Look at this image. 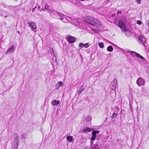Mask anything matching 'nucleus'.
<instances>
[{
    "label": "nucleus",
    "mask_w": 149,
    "mask_h": 149,
    "mask_svg": "<svg viewBox=\"0 0 149 149\" xmlns=\"http://www.w3.org/2000/svg\"><path fill=\"white\" fill-rule=\"evenodd\" d=\"M84 20L87 23L94 26H99L100 25V23L98 20L92 17H85L84 18Z\"/></svg>",
    "instance_id": "nucleus-1"
},
{
    "label": "nucleus",
    "mask_w": 149,
    "mask_h": 149,
    "mask_svg": "<svg viewBox=\"0 0 149 149\" xmlns=\"http://www.w3.org/2000/svg\"><path fill=\"white\" fill-rule=\"evenodd\" d=\"M14 135L15 137V139L14 143L13 149H16L17 148L18 146L19 137L16 133H15Z\"/></svg>",
    "instance_id": "nucleus-2"
},
{
    "label": "nucleus",
    "mask_w": 149,
    "mask_h": 149,
    "mask_svg": "<svg viewBox=\"0 0 149 149\" xmlns=\"http://www.w3.org/2000/svg\"><path fill=\"white\" fill-rule=\"evenodd\" d=\"M27 24H29V26L31 29V30L34 32L36 31L37 26L34 22H28Z\"/></svg>",
    "instance_id": "nucleus-3"
},
{
    "label": "nucleus",
    "mask_w": 149,
    "mask_h": 149,
    "mask_svg": "<svg viewBox=\"0 0 149 149\" xmlns=\"http://www.w3.org/2000/svg\"><path fill=\"white\" fill-rule=\"evenodd\" d=\"M145 80L142 77L139 78L136 81L137 85L139 86L144 85L145 84Z\"/></svg>",
    "instance_id": "nucleus-4"
},
{
    "label": "nucleus",
    "mask_w": 149,
    "mask_h": 149,
    "mask_svg": "<svg viewBox=\"0 0 149 149\" xmlns=\"http://www.w3.org/2000/svg\"><path fill=\"white\" fill-rule=\"evenodd\" d=\"M117 83V80L116 79H114L113 81L111 82L110 85V87L111 90H115Z\"/></svg>",
    "instance_id": "nucleus-5"
},
{
    "label": "nucleus",
    "mask_w": 149,
    "mask_h": 149,
    "mask_svg": "<svg viewBox=\"0 0 149 149\" xmlns=\"http://www.w3.org/2000/svg\"><path fill=\"white\" fill-rule=\"evenodd\" d=\"M14 46L12 45L11 47H9L7 51L6 52V54H8L9 53H13L14 52Z\"/></svg>",
    "instance_id": "nucleus-6"
},
{
    "label": "nucleus",
    "mask_w": 149,
    "mask_h": 149,
    "mask_svg": "<svg viewBox=\"0 0 149 149\" xmlns=\"http://www.w3.org/2000/svg\"><path fill=\"white\" fill-rule=\"evenodd\" d=\"M67 40L70 43H72L75 42L76 40L75 38L72 36H70L68 38Z\"/></svg>",
    "instance_id": "nucleus-7"
},
{
    "label": "nucleus",
    "mask_w": 149,
    "mask_h": 149,
    "mask_svg": "<svg viewBox=\"0 0 149 149\" xmlns=\"http://www.w3.org/2000/svg\"><path fill=\"white\" fill-rule=\"evenodd\" d=\"M84 88L83 86L82 85L80 86L79 89L77 91L78 93L79 94V96L81 93L84 91Z\"/></svg>",
    "instance_id": "nucleus-8"
},
{
    "label": "nucleus",
    "mask_w": 149,
    "mask_h": 149,
    "mask_svg": "<svg viewBox=\"0 0 149 149\" xmlns=\"http://www.w3.org/2000/svg\"><path fill=\"white\" fill-rule=\"evenodd\" d=\"M50 54H51V55L53 59L54 60V59L56 61V58L55 57V55L54 54V52L53 49L52 48L50 49Z\"/></svg>",
    "instance_id": "nucleus-9"
},
{
    "label": "nucleus",
    "mask_w": 149,
    "mask_h": 149,
    "mask_svg": "<svg viewBox=\"0 0 149 149\" xmlns=\"http://www.w3.org/2000/svg\"><path fill=\"white\" fill-rule=\"evenodd\" d=\"M130 54L131 55H133L134 56H136L137 57H139V56H140V55L139 54L135 52L131 51L130 52Z\"/></svg>",
    "instance_id": "nucleus-10"
},
{
    "label": "nucleus",
    "mask_w": 149,
    "mask_h": 149,
    "mask_svg": "<svg viewBox=\"0 0 149 149\" xmlns=\"http://www.w3.org/2000/svg\"><path fill=\"white\" fill-rule=\"evenodd\" d=\"M139 40L140 42L142 43L145 42L146 41V40L144 36H140L139 38Z\"/></svg>",
    "instance_id": "nucleus-11"
},
{
    "label": "nucleus",
    "mask_w": 149,
    "mask_h": 149,
    "mask_svg": "<svg viewBox=\"0 0 149 149\" xmlns=\"http://www.w3.org/2000/svg\"><path fill=\"white\" fill-rule=\"evenodd\" d=\"M59 104V101L58 100H53L52 102V104L54 106L57 105Z\"/></svg>",
    "instance_id": "nucleus-12"
},
{
    "label": "nucleus",
    "mask_w": 149,
    "mask_h": 149,
    "mask_svg": "<svg viewBox=\"0 0 149 149\" xmlns=\"http://www.w3.org/2000/svg\"><path fill=\"white\" fill-rule=\"evenodd\" d=\"M117 25L118 27L120 28H122L124 26V24L121 21H119Z\"/></svg>",
    "instance_id": "nucleus-13"
},
{
    "label": "nucleus",
    "mask_w": 149,
    "mask_h": 149,
    "mask_svg": "<svg viewBox=\"0 0 149 149\" xmlns=\"http://www.w3.org/2000/svg\"><path fill=\"white\" fill-rule=\"evenodd\" d=\"M63 83L61 81H59L58 82L57 84V86L56 87V89H58L59 87L62 86H63Z\"/></svg>",
    "instance_id": "nucleus-14"
},
{
    "label": "nucleus",
    "mask_w": 149,
    "mask_h": 149,
    "mask_svg": "<svg viewBox=\"0 0 149 149\" xmlns=\"http://www.w3.org/2000/svg\"><path fill=\"white\" fill-rule=\"evenodd\" d=\"M66 139L70 142H71L73 141V137L72 136H67L66 137Z\"/></svg>",
    "instance_id": "nucleus-15"
},
{
    "label": "nucleus",
    "mask_w": 149,
    "mask_h": 149,
    "mask_svg": "<svg viewBox=\"0 0 149 149\" xmlns=\"http://www.w3.org/2000/svg\"><path fill=\"white\" fill-rule=\"evenodd\" d=\"M92 130V129L89 127H86L83 129V131L84 132H88Z\"/></svg>",
    "instance_id": "nucleus-16"
},
{
    "label": "nucleus",
    "mask_w": 149,
    "mask_h": 149,
    "mask_svg": "<svg viewBox=\"0 0 149 149\" xmlns=\"http://www.w3.org/2000/svg\"><path fill=\"white\" fill-rule=\"evenodd\" d=\"M113 50V47L111 46H109L107 47V51L109 52H112Z\"/></svg>",
    "instance_id": "nucleus-17"
},
{
    "label": "nucleus",
    "mask_w": 149,
    "mask_h": 149,
    "mask_svg": "<svg viewBox=\"0 0 149 149\" xmlns=\"http://www.w3.org/2000/svg\"><path fill=\"white\" fill-rule=\"evenodd\" d=\"M92 118L91 116L87 117L85 119V121L87 122H89L91 120Z\"/></svg>",
    "instance_id": "nucleus-18"
},
{
    "label": "nucleus",
    "mask_w": 149,
    "mask_h": 149,
    "mask_svg": "<svg viewBox=\"0 0 149 149\" xmlns=\"http://www.w3.org/2000/svg\"><path fill=\"white\" fill-rule=\"evenodd\" d=\"M99 132V131H94L92 132V135L96 137V134Z\"/></svg>",
    "instance_id": "nucleus-19"
},
{
    "label": "nucleus",
    "mask_w": 149,
    "mask_h": 149,
    "mask_svg": "<svg viewBox=\"0 0 149 149\" xmlns=\"http://www.w3.org/2000/svg\"><path fill=\"white\" fill-rule=\"evenodd\" d=\"M98 45L99 47L101 48H103L104 47V43L103 42H100L99 43Z\"/></svg>",
    "instance_id": "nucleus-20"
},
{
    "label": "nucleus",
    "mask_w": 149,
    "mask_h": 149,
    "mask_svg": "<svg viewBox=\"0 0 149 149\" xmlns=\"http://www.w3.org/2000/svg\"><path fill=\"white\" fill-rule=\"evenodd\" d=\"M45 9L47 10H49V8H50V6L48 5V4H46L45 6Z\"/></svg>",
    "instance_id": "nucleus-21"
},
{
    "label": "nucleus",
    "mask_w": 149,
    "mask_h": 149,
    "mask_svg": "<svg viewBox=\"0 0 149 149\" xmlns=\"http://www.w3.org/2000/svg\"><path fill=\"white\" fill-rule=\"evenodd\" d=\"M84 46V44L82 42H80L79 44V47L81 48H82Z\"/></svg>",
    "instance_id": "nucleus-22"
},
{
    "label": "nucleus",
    "mask_w": 149,
    "mask_h": 149,
    "mask_svg": "<svg viewBox=\"0 0 149 149\" xmlns=\"http://www.w3.org/2000/svg\"><path fill=\"white\" fill-rule=\"evenodd\" d=\"M117 115V114L116 113H113L111 116V118H116Z\"/></svg>",
    "instance_id": "nucleus-23"
},
{
    "label": "nucleus",
    "mask_w": 149,
    "mask_h": 149,
    "mask_svg": "<svg viewBox=\"0 0 149 149\" xmlns=\"http://www.w3.org/2000/svg\"><path fill=\"white\" fill-rule=\"evenodd\" d=\"M56 13L57 14H58L59 15V16H61V17H63V16L64 15L63 14H62V13H60V12H56Z\"/></svg>",
    "instance_id": "nucleus-24"
},
{
    "label": "nucleus",
    "mask_w": 149,
    "mask_h": 149,
    "mask_svg": "<svg viewBox=\"0 0 149 149\" xmlns=\"http://www.w3.org/2000/svg\"><path fill=\"white\" fill-rule=\"evenodd\" d=\"M84 46L85 48H87L89 47V45L88 43H86L84 44Z\"/></svg>",
    "instance_id": "nucleus-25"
},
{
    "label": "nucleus",
    "mask_w": 149,
    "mask_h": 149,
    "mask_svg": "<svg viewBox=\"0 0 149 149\" xmlns=\"http://www.w3.org/2000/svg\"><path fill=\"white\" fill-rule=\"evenodd\" d=\"M48 12L50 13H54V10L53 9H49Z\"/></svg>",
    "instance_id": "nucleus-26"
},
{
    "label": "nucleus",
    "mask_w": 149,
    "mask_h": 149,
    "mask_svg": "<svg viewBox=\"0 0 149 149\" xmlns=\"http://www.w3.org/2000/svg\"><path fill=\"white\" fill-rule=\"evenodd\" d=\"M96 138V137L92 135V137H91V141H94L95 140Z\"/></svg>",
    "instance_id": "nucleus-27"
},
{
    "label": "nucleus",
    "mask_w": 149,
    "mask_h": 149,
    "mask_svg": "<svg viewBox=\"0 0 149 149\" xmlns=\"http://www.w3.org/2000/svg\"><path fill=\"white\" fill-rule=\"evenodd\" d=\"M126 34L127 36H129L130 34V32L128 31H127L126 32Z\"/></svg>",
    "instance_id": "nucleus-28"
},
{
    "label": "nucleus",
    "mask_w": 149,
    "mask_h": 149,
    "mask_svg": "<svg viewBox=\"0 0 149 149\" xmlns=\"http://www.w3.org/2000/svg\"><path fill=\"white\" fill-rule=\"evenodd\" d=\"M123 27V31L124 32H126L127 31V29L125 27Z\"/></svg>",
    "instance_id": "nucleus-29"
},
{
    "label": "nucleus",
    "mask_w": 149,
    "mask_h": 149,
    "mask_svg": "<svg viewBox=\"0 0 149 149\" xmlns=\"http://www.w3.org/2000/svg\"><path fill=\"white\" fill-rule=\"evenodd\" d=\"M137 3L138 4H140L141 3V0H136Z\"/></svg>",
    "instance_id": "nucleus-30"
},
{
    "label": "nucleus",
    "mask_w": 149,
    "mask_h": 149,
    "mask_svg": "<svg viewBox=\"0 0 149 149\" xmlns=\"http://www.w3.org/2000/svg\"><path fill=\"white\" fill-rule=\"evenodd\" d=\"M137 23L138 24L140 25L141 24V22L140 21L138 20L137 21Z\"/></svg>",
    "instance_id": "nucleus-31"
},
{
    "label": "nucleus",
    "mask_w": 149,
    "mask_h": 149,
    "mask_svg": "<svg viewBox=\"0 0 149 149\" xmlns=\"http://www.w3.org/2000/svg\"><path fill=\"white\" fill-rule=\"evenodd\" d=\"M141 59L144 60V58L141 55H140V56H139V57Z\"/></svg>",
    "instance_id": "nucleus-32"
},
{
    "label": "nucleus",
    "mask_w": 149,
    "mask_h": 149,
    "mask_svg": "<svg viewBox=\"0 0 149 149\" xmlns=\"http://www.w3.org/2000/svg\"><path fill=\"white\" fill-rule=\"evenodd\" d=\"M37 7L36 6L35 7H34L33 9H32V12L33 13L34 12V10H35V9Z\"/></svg>",
    "instance_id": "nucleus-33"
},
{
    "label": "nucleus",
    "mask_w": 149,
    "mask_h": 149,
    "mask_svg": "<svg viewBox=\"0 0 149 149\" xmlns=\"http://www.w3.org/2000/svg\"><path fill=\"white\" fill-rule=\"evenodd\" d=\"M77 23H76V25H79L80 24V22H78V21L77 22Z\"/></svg>",
    "instance_id": "nucleus-34"
},
{
    "label": "nucleus",
    "mask_w": 149,
    "mask_h": 149,
    "mask_svg": "<svg viewBox=\"0 0 149 149\" xmlns=\"http://www.w3.org/2000/svg\"><path fill=\"white\" fill-rule=\"evenodd\" d=\"M60 19L61 20H62L63 19V17H61L60 18Z\"/></svg>",
    "instance_id": "nucleus-35"
},
{
    "label": "nucleus",
    "mask_w": 149,
    "mask_h": 149,
    "mask_svg": "<svg viewBox=\"0 0 149 149\" xmlns=\"http://www.w3.org/2000/svg\"><path fill=\"white\" fill-rule=\"evenodd\" d=\"M45 9L42 8V9H41V11L44 10H45Z\"/></svg>",
    "instance_id": "nucleus-36"
},
{
    "label": "nucleus",
    "mask_w": 149,
    "mask_h": 149,
    "mask_svg": "<svg viewBox=\"0 0 149 149\" xmlns=\"http://www.w3.org/2000/svg\"><path fill=\"white\" fill-rule=\"evenodd\" d=\"M40 6H39L38 7V9H40Z\"/></svg>",
    "instance_id": "nucleus-37"
},
{
    "label": "nucleus",
    "mask_w": 149,
    "mask_h": 149,
    "mask_svg": "<svg viewBox=\"0 0 149 149\" xmlns=\"http://www.w3.org/2000/svg\"><path fill=\"white\" fill-rule=\"evenodd\" d=\"M7 17V15H6V16L5 17V18H6Z\"/></svg>",
    "instance_id": "nucleus-38"
},
{
    "label": "nucleus",
    "mask_w": 149,
    "mask_h": 149,
    "mask_svg": "<svg viewBox=\"0 0 149 149\" xmlns=\"http://www.w3.org/2000/svg\"><path fill=\"white\" fill-rule=\"evenodd\" d=\"M107 0L109 1H110V0Z\"/></svg>",
    "instance_id": "nucleus-39"
},
{
    "label": "nucleus",
    "mask_w": 149,
    "mask_h": 149,
    "mask_svg": "<svg viewBox=\"0 0 149 149\" xmlns=\"http://www.w3.org/2000/svg\"><path fill=\"white\" fill-rule=\"evenodd\" d=\"M113 15H111V16H113Z\"/></svg>",
    "instance_id": "nucleus-40"
},
{
    "label": "nucleus",
    "mask_w": 149,
    "mask_h": 149,
    "mask_svg": "<svg viewBox=\"0 0 149 149\" xmlns=\"http://www.w3.org/2000/svg\"><path fill=\"white\" fill-rule=\"evenodd\" d=\"M92 31H94V29H92Z\"/></svg>",
    "instance_id": "nucleus-41"
},
{
    "label": "nucleus",
    "mask_w": 149,
    "mask_h": 149,
    "mask_svg": "<svg viewBox=\"0 0 149 149\" xmlns=\"http://www.w3.org/2000/svg\"><path fill=\"white\" fill-rule=\"evenodd\" d=\"M148 26H149V22L148 23Z\"/></svg>",
    "instance_id": "nucleus-42"
},
{
    "label": "nucleus",
    "mask_w": 149,
    "mask_h": 149,
    "mask_svg": "<svg viewBox=\"0 0 149 149\" xmlns=\"http://www.w3.org/2000/svg\"><path fill=\"white\" fill-rule=\"evenodd\" d=\"M94 32H96H96H97V31H94Z\"/></svg>",
    "instance_id": "nucleus-43"
},
{
    "label": "nucleus",
    "mask_w": 149,
    "mask_h": 149,
    "mask_svg": "<svg viewBox=\"0 0 149 149\" xmlns=\"http://www.w3.org/2000/svg\"><path fill=\"white\" fill-rule=\"evenodd\" d=\"M119 11L117 13H119Z\"/></svg>",
    "instance_id": "nucleus-44"
},
{
    "label": "nucleus",
    "mask_w": 149,
    "mask_h": 149,
    "mask_svg": "<svg viewBox=\"0 0 149 149\" xmlns=\"http://www.w3.org/2000/svg\"><path fill=\"white\" fill-rule=\"evenodd\" d=\"M15 1H17V0H15Z\"/></svg>",
    "instance_id": "nucleus-45"
},
{
    "label": "nucleus",
    "mask_w": 149,
    "mask_h": 149,
    "mask_svg": "<svg viewBox=\"0 0 149 149\" xmlns=\"http://www.w3.org/2000/svg\"><path fill=\"white\" fill-rule=\"evenodd\" d=\"M115 22H116V21L115 20Z\"/></svg>",
    "instance_id": "nucleus-46"
}]
</instances>
